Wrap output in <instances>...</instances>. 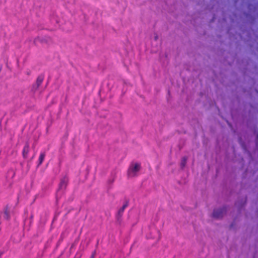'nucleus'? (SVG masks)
Instances as JSON below:
<instances>
[{
	"mask_svg": "<svg viewBox=\"0 0 258 258\" xmlns=\"http://www.w3.org/2000/svg\"><path fill=\"white\" fill-rule=\"evenodd\" d=\"M66 213L65 214V216H67V215L70 213L72 210H74L73 208L70 207L69 208H66Z\"/></svg>",
	"mask_w": 258,
	"mask_h": 258,
	"instance_id": "nucleus-13",
	"label": "nucleus"
},
{
	"mask_svg": "<svg viewBox=\"0 0 258 258\" xmlns=\"http://www.w3.org/2000/svg\"><path fill=\"white\" fill-rule=\"evenodd\" d=\"M2 65L0 64V72H1L2 71Z\"/></svg>",
	"mask_w": 258,
	"mask_h": 258,
	"instance_id": "nucleus-23",
	"label": "nucleus"
},
{
	"mask_svg": "<svg viewBox=\"0 0 258 258\" xmlns=\"http://www.w3.org/2000/svg\"><path fill=\"white\" fill-rule=\"evenodd\" d=\"M51 38L48 36L37 37L34 39V43L36 44L38 42H39L42 44H49L51 43Z\"/></svg>",
	"mask_w": 258,
	"mask_h": 258,
	"instance_id": "nucleus-4",
	"label": "nucleus"
},
{
	"mask_svg": "<svg viewBox=\"0 0 258 258\" xmlns=\"http://www.w3.org/2000/svg\"><path fill=\"white\" fill-rule=\"evenodd\" d=\"M235 226V223L234 221L232 222L231 224L230 225V226H229V229H232L234 228Z\"/></svg>",
	"mask_w": 258,
	"mask_h": 258,
	"instance_id": "nucleus-14",
	"label": "nucleus"
},
{
	"mask_svg": "<svg viewBox=\"0 0 258 258\" xmlns=\"http://www.w3.org/2000/svg\"><path fill=\"white\" fill-rule=\"evenodd\" d=\"M129 200H125L124 203V204L122 206V207L119 210L117 214L116 215V219L118 222H120L121 217L122 216L123 213L125 210V209L128 206Z\"/></svg>",
	"mask_w": 258,
	"mask_h": 258,
	"instance_id": "nucleus-5",
	"label": "nucleus"
},
{
	"mask_svg": "<svg viewBox=\"0 0 258 258\" xmlns=\"http://www.w3.org/2000/svg\"><path fill=\"white\" fill-rule=\"evenodd\" d=\"M39 86H40L39 85H37V84L34 83L32 86L31 91L35 92L37 90Z\"/></svg>",
	"mask_w": 258,
	"mask_h": 258,
	"instance_id": "nucleus-12",
	"label": "nucleus"
},
{
	"mask_svg": "<svg viewBox=\"0 0 258 258\" xmlns=\"http://www.w3.org/2000/svg\"><path fill=\"white\" fill-rule=\"evenodd\" d=\"M187 160V157L184 156L182 158L180 163V168L183 169L185 167Z\"/></svg>",
	"mask_w": 258,
	"mask_h": 258,
	"instance_id": "nucleus-10",
	"label": "nucleus"
},
{
	"mask_svg": "<svg viewBox=\"0 0 258 258\" xmlns=\"http://www.w3.org/2000/svg\"><path fill=\"white\" fill-rule=\"evenodd\" d=\"M68 181L69 179L66 176L60 179L58 188L56 193V201H57L58 199L60 198L61 196L64 192V191L68 185Z\"/></svg>",
	"mask_w": 258,
	"mask_h": 258,
	"instance_id": "nucleus-1",
	"label": "nucleus"
},
{
	"mask_svg": "<svg viewBox=\"0 0 258 258\" xmlns=\"http://www.w3.org/2000/svg\"><path fill=\"white\" fill-rule=\"evenodd\" d=\"M30 223H31L32 220H33V215H31V216H30Z\"/></svg>",
	"mask_w": 258,
	"mask_h": 258,
	"instance_id": "nucleus-21",
	"label": "nucleus"
},
{
	"mask_svg": "<svg viewBox=\"0 0 258 258\" xmlns=\"http://www.w3.org/2000/svg\"><path fill=\"white\" fill-rule=\"evenodd\" d=\"M98 243H99V240H98L97 242V244H96V246H97V245L98 244Z\"/></svg>",
	"mask_w": 258,
	"mask_h": 258,
	"instance_id": "nucleus-24",
	"label": "nucleus"
},
{
	"mask_svg": "<svg viewBox=\"0 0 258 258\" xmlns=\"http://www.w3.org/2000/svg\"><path fill=\"white\" fill-rule=\"evenodd\" d=\"M29 146L28 143H26L23 150V156L24 158L27 157L29 152Z\"/></svg>",
	"mask_w": 258,
	"mask_h": 258,
	"instance_id": "nucleus-7",
	"label": "nucleus"
},
{
	"mask_svg": "<svg viewBox=\"0 0 258 258\" xmlns=\"http://www.w3.org/2000/svg\"><path fill=\"white\" fill-rule=\"evenodd\" d=\"M227 211V207L225 205L221 208L215 209L212 213V217L217 219H221L223 217L224 214L226 213Z\"/></svg>",
	"mask_w": 258,
	"mask_h": 258,
	"instance_id": "nucleus-2",
	"label": "nucleus"
},
{
	"mask_svg": "<svg viewBox=\"0 0 258 258\" xmlns=\"http://www.w3.org/2000/svg\"><path fill=\"white\" fill-rule=\"evenodd\" d=\"M113 181H114V179H112V180L110 179L108 180V182L109 183H112L113 182Z\"/></svg>",
	"mask_w": 258,
	"mask_h": 258,
	"instance_id": "nucleus-20",
	"label": "nucleus"
},
{
	"mask_svg": "<svg viewBox=\"0 0 258 258\" xmlns=\"http://www.w3.org/2000/svg\"><path fill=\"white\" fill-rule=\"evenodd\" d=\"M44 76L43 74H41L38 76L35 82V83L37 84V85L40 86L44 80Z\"/></svg>",
	"mask_w": 258,
	"mask_h": 258,
	"instance_id": "nucleus-9",
	"label": "nucleus"
},
{
	"mask_svg": "<svg viewBox=\"0 0 258 258\" xmlns=\"http://www.w3.org/2000/svg\"><path fill=\"white\" fill-rule=\"evenodd\" d=\"M10 208L7 205L4 208L3 215L4 218L7 220H9L10 218Z\"/></svg>",
	"mask_w": 258,
	"mask_h": 258,
	"instance_id": "nucleus-6",
	"label": "nucleus"
},
{
	"mask_svg": "<svg viewBox=\"0 0 258 258\" xmlns=\"http://www.w3.org/2000/svg\"><path fill=\"white\" fill-rule=\"evenodd\" d=\"M15 175V171L12 169H11L9 170V171L7 172L6 178L7 179H12Z\"/></svg>",
	"mask_w": 258,
	"mask_h": 258,
	"instance_id": "nucleus-8",
	"label": "nucleus"
},
{
	"mask_svg": "<svg viewBox=\"0 0 258 258\" xmlns=\"http://www.w3.org/2000/svg\"><path fill=\"white\" fill-rule=\"evenodd\" d=\"M154 38L155 40H157L158 39V36H155Z\"/></svg>",
	"mask_w": 258,
	"mask_h": 258,
	"instance_id": "nucleus-22",
	"label": "nucleus"
},
{
	"mask_svg": "<svg viewBox=\"0 0 258 258\" xmlns=\"http://www.w3.org/2000/svg\"><path fill=\"white\" fill-rule=\"evenodd\" d=\"M96 254V252L95 250H94L93 253H92L90 258H94Z\"/></svg>",
	"mask_w": 258,
	"mask_h": 258,
	"instance_id": "nucleus-15",
	"label": "nucleus"
},
{
	"mask_svg": "<svg viewBox=\"0 0 258 258\" xmlns=\"http://www.w3.org/2000/svg\"><path fill=\"white\" fill-rule=\"evenodd\" d=\"M246 198H246V197H245V200L244 202V203H243L241 204V207H242L244 205V204H245V203H246Z\"/></svg>",
	"mask_w": 258,
	"mask_h": 258,
	"instance_id": "nucleus-17",
	"label": "nucleus"
},
{
	"mask_svg": "<svg viewBox=\"0 0 258 258\" xmlns=\"http://www.w3.org/2000/svg\"><path fill=\"white\" fill-rule=\"evenodd\" d=\"M215 19V15L213 16V17L212 18V19L211 20L210 22H214V20Z\"/></svg>",
	"mask_w": 258,
	"mask_h": 258,
	"instance_id": "nucleus-19",
	"label": "nucleus"
},
{
	"mask_svg": "<svg viewBox=\"0 0 258 258\" xmlns=\"http://www.w3.org/2000/svg\"><path fill=\"white\" fill-rule=\"evenodd\" d=\"M256 144H257V141H258V133H256Z\"/></svg>",
	"mask_w": 258,
	"mask_h": 258,
	"instance_id": "nucleus-18",
	"label": "nucleus"
},
{
	"mask_svg": "<svg viewBox=\"0 0 258 258\" xmlns=\"http://www.w3.org/2000/svg\"><path fill=\"white\" fill-rule=\"evenodd\" d=\"M246 17L247 18H251L252 20H254V18H253V17L251 15H250V14H246Z\"/></svg>",
	"mask_w": 258,
	"mask_h": 258,
	"instance_id": "nucleus-16",
	"label": "nucleus"
},
{
	"mask_svg": "<svg viewBox=\"0 0 258 258\" xmlns=\"http://www.w3.org/2000/svg\"><path fill=\"white\" fill-rule=\"evenodd\" d=\"M45 156V154L44 153H41L40 154V155L39 158V163L38 164V166H39V165H40L42 164V163L43 162V161L44 159Z\"/></svg>",
	"mask_w": 258,
	"mask_h": 258,
	"instance_id": "nucleus-11",
	"label": "nucleus"
},
{
	"mask_svg": "<svg viewBox=\"0 0 258 258\" xmlns=\"http://www.w3.org/2000/svg\"><path fill=\"white\" fill-rule=\"evenodd\" d=\"M3 252H1L0 253V257L1 256V255H2V254H3Z\"/></svg>",
	"mask_w": 258,
	"mask_h": 258,
	"instance_id": "nucleus-25",
	"label": "nucleus"
},
{
	"mask_svg": "<svg viewBox=\"0 0 258 258\" xmlns=\"http://www.w3.org/2000/svg\"><path fill=\"white\" fill-rule=\"evenodd\" d=\"M141 168V165L139 163H136L135 165H132L128 170L127 174L129 176H134L136 173L138 172Z\"/></svg>",
	"mask_w": 258,
	"mask_h": 258,
	"instance_id": "nucleus-3",
	"label": "nucleus"
}]
</instances>
